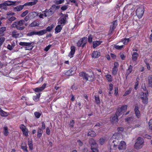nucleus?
Returning a JSON list of instances; mask_svg holds the SVG:
<instances>
[{
    "label": "nucleus",
    "instance_id": "obj_1",
    "mask_svg": "<svg viewBox=\"0 0 152 152\" xmlns=\"http://www.w3.org/2000/svg\"><path fill=\"white\" fill-rule=\"evenodd\" d=\"M143 90L145 91V93L141 92L140 95V98L142 100V102L144 104H147L148 102V91H147L146 87L142 86V88Z\"/></svg>",
    "mask_w": 152,
    "mask_h": 152
},
{
    "label": "nucleus",
    "instance_id": "obj_2",
    "mask_svg": "<svg viewBox=\"0 0 152 152\" xmlns=\"http://www.w3.org/2000/svg\"><path fill=\"white\" fill-rule=\"evenodd\" d=\"M89 143L91 145V148L93 152H98L97 149V144L95 140L93 138L90 139L89 140Z\"/></svg>",
    "mask_w": 152,
    "mask_h": 152
},
{
    "label": "nucleus",
    "instance_id": "obj_3",
    "mask_svg": "<svg viewBox=\"0 0 152 152\" xmlns=\"http://www.w3.org/2000/svg\"><path fill=\"white\" fill-rule=\"evenodd\" d=\"M144 142L143 139L142 138L140 137H138L137 138V141L134 145L135 148L137 149L141 148Z\"/></svg>",
    "mask_w": 152,
    "mask_h": 152
},
{
    "label": "nucleus",
    "instance_id": "obj_4",
    "mask_svg": "<svg viewBox=\"0 0 152 152\" xmlns=\"http://www.w3.org/2000/svg\"><path fill=\"white\" fill-rule=\"evenodd\" d=\"M127 106L126 105L122 106L121 107H118L116 113L115 115L119 117L122 115L126 110Z\"/></svg>",
    "mask_w": 152,
    "mask_h": 152
},
{
    "label": "nucleus",
    "instance_id": "obj_5",
    "mask_svg": "<svg viewBox=\"0 0 152 152\" xmlns=\"http://www.w3.org/2000/svg\"><path fill=\"white\" fill-rule=\"evenodd\" d=\"M87 37H83L78 41L77 43V45L78 47H82L83 48L87 43Z\"/></svg>",
    "mask_w": 152,
    "mask_h": 152
},
{
    "label": "nucleus",
    "instance_id": "obj_6",
    "mask_svg": "<svg viewBox=\"0 0 152 152\" xmlns=\"http://www.w3.org/2000/svg\"><path fill=\"white\" fill-rule=\"evenodd\" d=\"M32 42H20L19 43V45L21 46H25L26 47L25 48V50H31L33 48Z\"/></svg>",
    "mask_w": 152,
    "mask_h": 152
},
{
    "label": "nucleus",
    "instance_id": "obj_7",
    "mask_svg": "<svg viewBox=\"0 0 152 152\" xmlns=\"http://www.w3.org/2000/svg\"><path fill=\"white\" fill-rule=\"evenodd\" d=\"M144 9L142 6L138 7L136 10V15L140 18H142L144 12Z\"/></svg>",
    "mask_w": 152,
    "mask_h": 152
},
{
    "label": "nucleus",
    "instance_id": "obj_8",
    "mask_svg": "<svg viewBox=\"0 0 152 152\" xmlns=\"http://www.w3.org/2000/svg\"><path fill=\"white\" fill-rule=\"evenodd\" d=\"M55 6H52L48 10H46L44 11V16H49L53 14L54 12L53 8Z\"/></svg>",
    "mask_w": 152,
    "mask_h": 152
},
{
    "label": "nucleus",
    "instance_id": "obj_9",
    "mask_svg": "<svg viewBox=\"0 0 152 152\" xmlns=\"http://www.w3.org/2000/svg\"><path fill=\"white\" fill-rule=\"evenodd\" d=\"M66 19V15H63L61 17L59 18L58 24L63 26L65 23Z\"/></svg>",
    "mask_w": 152,
    "mask_h": 152
},
{
    "label": "nucleus",
    "instance_id": "obj_10",
    "mask_svg": "<svg viewBox=\"0 0 152 152\" xmlns=\"http://www.w3.org/2000/svg\"><path fill=\"white\" fill-rule=\"evenodd\" d=\"M14 15V13L12 12H8L7 15V18L10 21H12L16 19V18L13 16H12Z\"/></svg>",
    "mask_w": 152,
    "mask_h": 152
},
{
    "label": "nucleus",
    "instance_id": "obj_11",
    "mask_svg": "<svg viewBox=\"0 0 152 152\" xmlns=\"http://www.w3.org/2000/svg\"><path fill=\"white\" fill-rule=\"evenodd\" d=\"M12 35L13 38H15L21 37L23 35L22 34L18 33L16 30H14L12 32Z\"/></svg>",
    "mask_w": 152,
    "mask_h": 152
},
{
    "label": "nucleus",
    "instance_id": "obj_12",
    "mask_svg": "<svg viewBox=\"0 0 152 152\" xmlns=\"http://www.w3.org/2000/svg\"><path fill=\"white\" fill-rule=\"evenodd\" d=\"M118 117L116 115L114 114L110 118V120L111 123L114 124L118 122Z\"/></svg>",
    "mask_w": 152,
    "mask_h": 152
},
{
    "label": "nucleus",
    "instance_id": "obj_13",
    "mask_svg": "<svg viewBox=\"0 0 152 152\" xmlns=\"http://www.w3.org/2000/svg\"><path fill=\"white\" fill-rule=\"evenodd\" d=\"M134 111L136 116L137 118H139L140 116V112L139 110V107L137 104H136L135 105Z\"/></svg>",
    "mask_w": 152,
    "mask_h": 152
},
{
    "label": "nucleus",
    "instance_id": "obj_14",
    "mask_svg": "<svg viewBox=\"0 0 152 152\" xmlns=\"http://www.w3.org/2000/svg\"><path fill=\"white\" fill-rule=\"evenodd\" d=\"M126 144L125 142L122 141L120 143L118 146L119 150H123L125 149Z\"/></svg>",
    "mask_w": 152,
    "mask_h": 152
},
{
    "label": "nucleus",
    "instance_id": "obj_15",
    "mask_svg": "<svg viewBox=\"0 0 152 152\" xmlns=\"http://www.w3.org/2000/svg\"><path fill=\"white\" fill-rule=\"evenodd\" d=\"M46 85L45 83H44L41 87L35 88L34 89V90L36 92L41 91L45 88Z\"/></svg>",
    "mask_w": 152,
    "mask_h": 152
},
{
    "label": "nucleus",
    "instance_id": "obj_16",
    "mask_svg": "<svg viewBox=\"0 0 152 152\" xmlns=\"http://www.w3.org/2000/svg\"><path fill=\"white\" fill-rule=\"evenodd\" d=\"M79 75L80 77L83 78L84 80H85L86 81L88 80L87 78V74L84 72H81L79 74Z\"/></svg>",
    "mask_w": 152,
    "mask_h": 152
},
{
    "label": "nucleus",
    "instance_id": "obj_17",
    "mask_svg": "<svg viewBox=\"0 0 152 152\" xmlns=\"http://www.w3.org/2000/svg\"><path fill=\"white\" fill-rule=\"evenodd\" d=\"M76 70V67L75 66H73L70 70L67 71L68 75H72L74 74Z\"/></svg>",
    "mask_w": 152,
    "mask_h": 152
},
{
    "label": "nucleus",
    "instance_id": "obj_18",
    "mask_svg": "<svg viewBox=\"0 0 152 152\" xmlns=\"http://www.w3.org/2000/svg\"><path fill=\"white\" fill-rule=\"evenodd\" d=\"M71 51L68 54V56L70 57V58L73 56L75 51V47L74 46H72L70 48Z\"/></svg>",
    "mask_w": 152,
    "mask_h": 152
},
{
    "label": "nucleus",
    "instance_id": "obj_19",
    "mask_svg": "<svg viewBox=\"0 0 152 152\" xmlns=\"http://www.w3.org/2000/svg\"><path fill=\"white\" fill-rule=\"evenodd\" d=\"M139 55L136 52H134L132 55V59L133 61H135L137 60Z\"/></svg>",
    "mask_w": 152,
    "mask_h": 152
},
{
    "label": "nucleus",
    "instance_id": "obj_20",
    "mask_svg": "<svg viewBox=\"0 0 152 152\" xmlns=\"http://www.w3.org/2000/svg\"><path fill=\"white\" fill-rule=\"evenodd\" d=\"M100 56V53L97 51H94L92 53V57L93 58H96Z\"/></svg>",
    "mask_w": 152,
    "mask_h": 152
},
{
    "label": "nucleus",
    "instance_id": "obj_21",
    "mask_svg": "<svg viewBox=\"0 0 152 152\" xmlns=\"http://www.w3.org/2000/svg\"><path fill=\"white\" fill-rule=\"evenodd\" d=\"M148 86L149 87L152 88V75L148 76Z\"/></svg>",
    "mask_w": 152,
    "mask_h": 152
},
{
    "label": "nucleus",
    "instance_id": "obj_22",
    "mask_svg": "<svg viewBox=\"0 0 152 152\" xmlns=\"http://www.w3.org/2000/svg\"><path fill=\"white\" fill-rule=\"evenodd\" d=\"M132 66L131 65H129L128 69L126 70V72L125 76H126V78L129 75V74L131 72L132 70Z\"/></svg>",
    "mask_w": 152,
    "mask_h": 152
},
{
    "label": "nucleus",
    "instance_id": "obj_23",
    "mask_svg": "<svg viewBox=\"0 0 152 152\" xmlns=\"http://www.w3.org/2000/svg\"><path fill=\"white\" fill-rule=\"evenodd\" d=\"M58 24V25L56 26L55 29V33H56L59 32L61 31L63 26L59 24Z\"/></svg>",
    "mask_w": 152,
    "mask_h": 152
},
{
    "label": "nucleus",
    "instance_id": "obj_24",
    "mask_svg": "<svg viewBox=\"0 0 152 152\" xmlns=\"http://www.w3.org/2000/svg\"><path fill=\"white\" fill-rule=\"evenodd\" d=\"M24 5H19L15 7H14L13 9L15 11H19L22 10L24 7Z\"/></svg>",
    "mask_w": 152,
    "mask_h": 152
},
{
    "label": "nucleus",
    "instance_id": "obj_25",
    "mask_svg": "<svg viewBox=\"0 0 152 152\" xmlns=\"http://www.w3.org/2000/svg\"><path fill=\"white\" fill-rule=\"evenodd\" d=\"M102 42L101 41H95L93 42V47L94 48L99 45Z\"/></svg>",
    "mask_w": 152,
    "mask_h": 152
},
{
    "label": "nucleus",
    "instance_id": "obj_26",
    "mask_svg": "<svg viewBox=\"0 0 152 152\" xmlns=\"http://www.w3.org/2000/svg\"><path fill=\"white\" fill-rule=\"evenodd\" d=\"M16 3V1H6L4 4L6 6L14 5Z\"/></svg>",
    "mask_w": 152,
    "mask_h": 152
},
{
    "label": "nucleus",
    "instance_id": "obj_27",
    "mask_svg": "<svg viewBox=\"0 0 152 152\" xmlns=\"http://www.w3.org/2000/svg\"><path fill=\"white\" fill-rule=\"evenodd\" d=\"M93 73H90V74H87V77L88 79V81H92L94 80V77L92 75Z\"/></svg>",
    "mask_w": 152,
    "mask_h": 152
},
{
    "label": "nucleus",
    "instance_id": "obj_28",
    "mask_svg": "<svg viewBox=\"0 0 152 152\" xmlns=\"http://www.w3.org/2000/svg\"><path fill=\"white\" fill-rule=\"evenodd\" d=\"M87 135L88 136H91L93 137L96 136V134L94 131H91L88 132Z\"/></svg>",
    "mask_w": 152,
    "mask_h": 152
},
{
    "label": "nucleus",
    "instance_id": "obj_29",
    "mask_svg": "<svg viewBox=\"0 0 152 152\" xmlns=\"http://www.w3.org/2000/svg\"><path fill=\"white\" fill-rule=\"evenodd\" d=\"M95 102L96 104H99L100 103L99 96L98 95H96L94 96Z\"/></svg>",
    "mask_w": 152,
    "mask_h": 152
},
{
    "label": "nucleus",
    "instance_id": "obj_30",
    "mask_svg": "<svg viewBox=\"0 0 152 152\" xmlns=\"http://www.w3.org/2000/svg\"><path fill=\"white\" fill-rule=\"evenodd\" d=\"M6 27H3L0 28V35L1 36H3L4 35V32L6 31Z\"/></svg>",
    "mask_w": 152,
    "mask_h": 152
},
{
    "label": "nucleus",
    "instance_id": "obj_31",
    "mask_svg": "<svg viewBox=\"0 0 152 152\" xmlns=\"http://www.w3.org/2000/svg\"><path fill=\"white\" fill-rule=\"evenodd\" d=\"M0 115L3 117H6L8 115L7 113L5 112L2 110L1 108H0Z\"/></svg>",
    "mask_w": 152,
    "mask_h": 152
},
{
    "label": "nucleus",
    "instance_id": "obj_32",
    "mask_svg": "<svg viewBox=\"0 0 152 152\" xmlns=\"http://www.w3.org/2000/svg\"><path fill=\"white\" fill-rule=\"evenodd\" d=\"M36 35H42L46 33L45 30L44 29L39 31H36Z\"/></svg>",
    "mask_w": 152,
    "mask_h": 152
},
{
    "label": "nucleus",
    "instance_id": "obj_33",
    "mask_svg": "<svg viewBox=\"0 0 152 152\" xmlns=\"http://www.w3.org/2000/svg\"><path fill=\"white\" fill-rule=\"evenodd\" d=\"M40 96V94H37L36 95L34 96L33 97V99L35 102L38 101Z\"/></svg>",
    "mask_w": 152,
    "mask_h": 152
},
{
    "label": "nucleus",
    "instance_id": "obj_34",
    "mask_svg": "<svg viewBox=\"0 0 152 152\" xmlns=\"http://www.w3.org/2000/svg\"><path fill=\"white\" fill-rule=\"evenodd\" d=\"M130 40L129 38H124L122 39L121 41L123 42L124 45H127Z\"/></svg>",
    "mask_w": 152,
    "mask_h": 152
},
{
    "label": "nucleus",
    "instance_id": "obj_35",
    "mask_svg": "<svg viewBox=\"0 0 152 152\" xmlns=\"http://www.w3.org/2000/svg\"><path fill=\"white\" fill-rule=\"evenodd\" d=\"M39 25V23L36 21H34L32 22L30 25L29 26L31 27H34Z\"/></svg>",
    "mask_w": 152,
    "mask_h": 152
},
{
    "label": "nucleus",
    "instance_id": "obj_36",
    "mask_svg": "<svg viewBox=\"0 0 152 152\" xmlns=\"http://www.w3.org/2000/svg\"><path fill=\"white\" fill-rule=\"evenodd\" d=\"M106 78L108 81L111 82L112 81V78L111 75L107 74L105 75Z\"/></svg>",
    "mask_w": 152,
    "mask_h": 152
},
{
    "label": "nucleus",
    "instance_id": "obj_37",
    "mask_svg": "<svg viewBox=\"0 0 152 152\" xmlns=\"http://www.w3.org/2000/svg\"><path fill=\"white\" fill-rule=\"evenodd\" d=\"M118 68L115 67H113L112 69V74L114 75H115L117 73Z\"/></svg>",
    "mask_w": 152,
    "mask_h": 152
},
{
    "label": "nucleus",
    "instance_id": "obj_38",
    "mask_svg": "<svg viewBox=\"0 0 152 152\" xmlns=\"http://www.w3.org/2000/svg\"><path fill=\"white\" fill-rule=\"evenodd\" d=\"M42 114V113L41 112H35L34 113L35 116L37 118H39Z\"/></svg>",
    "mask_w": 152,
    "mask_h": 152
},
{
    "label": "nucleus",
    "instance_id": "obj_39",
    "mask_svg": "<svg viewBox=\"0 0 152 152\" xmlns=\"http://www.w3.org/2000/svg\"><path fill=\"white\" fill-rule=\"evenodd\" d=\"M43 133V131L40 128H39L37 131V136L38 137L40 138L42 134Z\"/></svg>",
    "mask_w": 152,
    "mask_h": 152
},
{
    "label": "nucleus",
    "instance_id": "obj_40",
    "mask_svg": "<svg viewBox=\"0 0 152 152\" xmlns=\"http://www.w3.org/2000/svg\"><path fill=\"white\" fill-rule=\"evenodd\" d=\"M3 133L4 135L7 136L8 135L9 133L8 131V128L7 127H4V128Z\"/></svg>",
    "mask_w": 152,
    "mask_h": 152
},
{
    "label": "nucleus",
    "instance_id": "obj_41",
    "mask_svg": "<svg viewBox=\"0 0 152 152\" xmlns=\"http://www.w3.org/2000/svg\"><path fill=\"white\" fill-rule=\"evenodd\" d=\"M17 22L18 25L20 26H23L25 22L24 20H21Z\"/></svg>",
    "mask_w": 152,
    "mask_h": 152
},
{
    "label": "nucleus",
    "instance_id": "obj_42",
    "mask_svg": "<svg viewBox=\"0 0 152 152\" xmlns=\"http://www.w3.org/2000/svg\"><path fill=\"white\" fill-rule=\"evenodd\" d=\"M64 0H56L54 1V3L56 4H61L64 2Z\"/></svg>",
    "mask_w": 152,
    "mask_h": 152
},
{
    "label": "nucleus",
    "instance_id": "obj_43",
    "mask_svg": "<svg viewBox=\"0 0 152 152\" xmlns=\"http://www.w3.org/2000/svg\"><path fill=\"white\" fill-rule=\"evenodd\" d=\"M34 35H36V31H31L29 32L27 34L28 36H31Z\"/></svg>",
    "mask_w": 152,
    "mask_h": 152
},
{
    "label": "nucleus",
    "instance_id": "obj_44",
    "mask_svg": "<svg viewBox=\"0 0 152 152\" xmlns=\"http://www.w3.org/2000/svg\"><path fill=\"white\" fill-rule=\"evenodd\" d=\"M28 145L30 149L32 150L33 148L32 142L31 140H29L28 141Z\"/></svg>",
    "mask_w": 152,
    "mask_h": 152
},
{
    "label": "nucleus",
    "instance_id": "obj_45",
    "mask_svg": "<svg viewBox=\"0 0 152 152\" xmlns=\"http://www.w3.org/2000/svg\"><path fill=\"white\" fill-rule=\"evenodd\" d=\"M21 145L22 149L25 151H27L26 145L25 143H22Z\"/></svg>",
    "mask_w": 152,
    "mask_h": 152
},
{
    "label": "nucleus",
    "instance_id": "obj_46",
    "mask_svg": "<svg viewBox=\"0 0 152 152\" xmlns=\"http://www.w3.org/2000/svg\"><path fill=\"white\" fill-rule=\"evenodd\" d=\"M131 91L132 89L130 88L126 91L123 95V96H125L128 95H129L131 93Z\"/></svg>",
    "mask_w": 152,
    "mask_h": 152
},
{
    "label": "nucleus",
    "instance_id": "obj_47",
    "mask_svg": "<svg viewBox=\"0 0 152 152\" xmlns=\"http://www.w3.org/2000/svg\"><path fill=\"white\" fill-rule=\"evenodd\" d=\"M54 26L53 25H51L50 26H49L47 27L46 30L47 31H50L53 28Z\"/></svg>",
    "mask_w": 152,
    "mask_h": 152
},
{
    "label": "nucleus",
    "instance_id": "obj_48",
    "mask_svg": "<svg viewBox=\"0 0 152 152\" xmlns=\"http://www.w3.org/2000/svg\"><path fill=\"white\" fill-rule=\"evenodd\" d=\"M22 132H23V134H24L25 136L27 137L28 136V131L27 128L23 131Z\"/></svg>",
    "mask_w": 152,
    "mask_h": 152
},
{
    "label": "nucleus",
    "instance_id": "obj_49",
    "mask_svg": "<svg viewBox=\"0 0 152 152\" xmlns=\"http://www.w3.org/2000/svg\"><path fill=\"white\" fill-rule=\"evenodd\" d=\"M139 80V79L138 78H137L136 79V82L135 83V85L134 86V89L136 90L138 88V86L139 85L138 80Z\"/></svg>",
    "mask_w": 152,
    "mask_h": 152
},
{
    "label": "nucleus",
    "instance_id": "obj_50",
    "mask_svg": "<svg viewBox=\"0 0 152 152\" xmlns=\"http://www.w3.org/2000/svg\"><path fill=\"white\" fill-rule=\"evenodd\" d=\"M123 45H122L121 46L115 45L114 46V47L115 49L120 50L122 49L123 48Z\"/></svg>",
    "mask_w": 152,
    "mask_h": 152
},
{
    "label": "nucleus",
    "instance_id": "obj_51",
    "mask_svg": "<svg viewBox=\"0 0 152 152\" xmlns=\"http://www.w3.org/2000/svg\"><path fill=\"white\" fill-rule=\"evenodd\" d=\"M5 40V38L4 37H1L0 38V47L3 44Z\"/></svg>",
    "mask_w": 152,
    "mask_h": 152
},
{
    "label": "nucleus",
    "instance_id": "obj_52",
    "mask_svg": "<svg viewBox=\"0 0 152 152\" xmlns=\"http://www.w3.org/2000/svg\"><path fill=\"white\" fill-rule=\"evenodd\" d=\"M113 25L110 26H112V27L114 28H115L116 26L117 25V22L116 20H115L113 22Z\"/></svg>",
    "mask_w": 152,
    "mask_h": 152
},
{
    "label": "nucleus",
    "instance_id": "obj_53",
    "mask_svg": "<svg viewBox=\"0 0 152 152\" xmlns=\"http://www.w3.org/2000/svg\"><path fill=\"white\" fill-rule=\"evenodd\" d=\"M119 134H115L113 135L112 137V138L113 139H118V138H119Z\"/></svg>",
    "mask_w": 152,
    "mask_h": 152
},
{
    "label": "nucleus",
    "instance_id": "obj_54",
    "mask_svg": "<svg viewBox=\"0 0 152 152\" xmlns=\"http://www.w3.org/2000/svg\"><path fill=\"white\" fill-rule=\"evenodd\" d=\"M105 140L103 138H100L99 140L100 144L101 145H103L104 142Z\"/></svg>",
    "mask_w": 152,
    "mask_h": 152
},
{
    "label": "nucleus",
    "instance_id": "obj_55",
    "mask_svg": "<svg viewBox=\"0 0 152 152\" xmlns=\"http://www.w3.org/2000/svg\"><path fill=\"white\" fill-rule=\"evenodd\" d=\"M20 128L22 131L26 128L25 126L23 124L20 125Z\"/></svg>",
    "mask_w": 152,
    "mask_h": 152
},
{
    "label": "nucleus",
    "instance_id": "obj_56",
    "mask_svg": "<svg viewBox=\"0 0 152 152\" xmlns=\"http://www.w3.org/2000/svg\"><path fill=\"white\" fill-rule=\"evenodd\" d=\"M115 28H114L112 27V26H110V30L109 31V34L110 35H111V34L113 33V31H114Z\"/></svg>",
    "mask_w": 152,
    "mask_h": 152
},
{
    "label": "nucleus",
    "instance_id": "obj_57",
    "mask_svg": "<svg viewBox=\"0 0 152 152\" xmlns=\"http://www.w3.org/2000/svg\"><path fill=\"white\" fill-rule=\"evenodd\" d=\"M28 13V10H26L21 15V16L22 17H23L25 16Z\"/></svg>",
    "mask_w": 152,
    "mask_h": 152
},
{
    "label": "nucleus",
    "instance_id": "obj_58",
    "mask_svg": "<svg viewBox=\"0 0 152 152\" xmlns=\"http://www.w3.org/2000/svg\"><path fill=\"white\" fill-rule=\"evenodd\" d=\"M120 57L121 58L122 60H124L125 58V56L124 55V54L122 53H120Z\"/></svg>",
    "mask_w": 152,
    "mask_h": 152
},
{
    "label": "nucleus",
    "instance_id": "obj_59",
    "mask_svg": "<svg viewBox=\"0 0 152 152\" xmlns=\"http://www.w3.org/2000/svg\"><path fill=\"white\" fill-rule=\"evenodd\" d=\"M92 37L91 35L90 34L88 36V40L89 42H92Z\"/></svg>",
    "mask_w": 152,
    "mask_h": 152
},
{
    "label": "nucleus",
    "instance_id": "obj_60",
    "mask_svg": "<svg viewBox=\"0 0 152 152\" xmlns=\"http://www.w3.org/2000/svg\"><path fill=\"white\" fill-rule=\"evenodd\" d=\"M18 26L17 22H15L11 25V27L12 28L17 27Z\"/></svg>",
    "mask_w": 152,
    "mask_h": 152
},
{
    "label": "nucleus",
    "instance_id": "obj_61",
    "mask_svg": "<svg viewBox=\"0 0 152 152\" xmlns=\"http://www.w3.org/2000/svg\"><path fill=\"white\" fill-rule=\"evenodd\" d=\"M74 121L73 120H71L69 124V126L73 127L74 126Z\"/></svg>",
    "mask_w": 152,
    "mask_h": 152
},
{
    "label": "nucleus",
    "instance_id": "obj_62",
    "mask_svg": "<svg viewBox=\"0 0 152 152\" xmlns=\"http://www.w3.org/2000/svg\"><path fill=\"white\" fill-rule=\"evenodd\" d=\"M41 128L42 129H45V124L44 122H42L41 123Z\"/></svg>",
    "mask_w": 152,
    "mask_h": 152
},
{
    "label": "nucleus",
    "instance_id": "obj_63",
    "mask_svg": "<svg viewBox=\"0 0 152 152\" xmlns=\"http://www.w3.org/2000/svg\"><path fill=\"white\" fill-rule=\"evenodd\" d=\"M24 28L25 27L24 26L20 27V26H18V25L17 27H16V28L18 30H23Z\"/></svg>",
    "mask_w": 152,
    "mask_h": 152
},
{
    "label": "nucleus",
    "instance_id": "obj_64",
    "mask_svg": "<svg viewBox=\"0 0 152 152\" xmlns=\"http://www.w3.org/2000/svg\"><path fill=\"white\" fill-rule=\"evenodd\" d=\"M51 46V45H50L47 46L45 49L44 50L46 51H48L50 48Z\"/></svg>",
    "mask_w": 152,
    "mask_h": 152
}]
</instances>
